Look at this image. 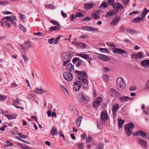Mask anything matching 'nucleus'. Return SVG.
Wrapping results in <instances>:
<instances>
[{"label": "nucleus", "mask_w": 149, "mask_h": 149, "mask_svg": "<svg viewBox=\"0 0 149 149\" xmlns=\"http://www.w3.org/2000/svg\"><path fill=\"white\" fill-rule=\"evenodd\" d=\"M76 55L80 56L86 59H88L89 58V57L88 55L86 54H83L82 53H81L79 54H77Z\"/></svg>", "instance_id": "nucleus-28"}, {"label": "nucleus", "mask_w": 149, "mask_h": 149, "mask_svg": "<svg viewBox=\"0 0 149 149\" xmlns=\"http://www.w3.org/2000/svg\"><path fill=\"white\" fill-rule=\"evenodd\" d=\"M56 25L57 26L49 27V29L53 31L60 30L61 29V27L60 24Z\"/></svg>", "instance_id": "nucleus-29"}, {"label": "nucleus", "mask_w": 149, "mask_h": 149, "mask_svg": "<svg viewBox=\"0 0 149 149\" xmlns=\"http://www.w3.org/2000/svg\"><path fill=\"white\" fill-rule=\"evenodd\" d=\"M72 62L73 63L76 64L77 67H78L82 63L83 61L78 58H75L73 59Z\"/></svg>", "instance_id": "nucleus-12"}, {"label": "nucleus", "mask_w": 149, "mask_h": 149, "mask_svg": "<svg viewBox=\"0 0 149 149\" xmlns=\"http://www.w3.org/2000/svg\"><path fill=\"white\" fill-rule=\"evenodd\" d=\"M6 143L7 144V146H11L13 145V143H10L8 141H6Z\"/></svg>", "instance_id": "nucleus-61"}, {"label": "nucleus", "mask_w": 149, "mask_h": 149, "mask_svg": "<svg viewBox=\"0 0 149 149\" xmlns=\"http://www.w3.org/2000/svg\"><path fill=\"white\" fill-rule=\"evenodd\" d=\"M84 16V15L83 13L81 12H77L76 13L75 18H76L77 17H81Z\"/></svg>", "instance_id": "nucleus-42"}, {"label": "nucleus", "mask_w": 149, "mask_h": 149, "mask_svg": "<svg viewBox=\"0 0 149 149\" xmlns=\"http://www.w3.org/2000/svg\"><path fill=\"white\" fill-rule=\"evenodd\" d=\"M101 121L102 124H105L108 119V116L106 110H103L101 113Z\"/></svg>", "instance_id": "nucleus-5"}, {"label": "nucleus", "mask_w": 149, "mask_h": 149, "mask_svg": "<svg viewBox=\"0 0 149 149\" xmlns=\"http://www.w3.org/2000/svg\"><path fill=\"white\" fill-rule=\"evenodd\" d=\"M138 143L142 147H144L145 149H147L148 145L147 142L144 140L139 139L138 141Z\"/></svg>", "instance_id": "nucleus-15"}, {"label": "nucleus", "mask_w": 149, "mask_h": 149, "mask_svg": "<svg viewBox=\"0 0 149 149\" xmlns=\"http://www.w3.org/2000/svg\"><path fill=\"white\" fill-rule=\"evenodd\" d=\"M126 30L127 32L131 34H133L138 33L136 30H134L132 29H127Z\"/></svg>", "instance_id": "nucleus-37"}, {"label": "nucleus", "mask_w": 149, "mask_h": 149, "mask_svg": "<svg viewBox=\"0 0 149 149\" xmlns=\"http://www.w3.org/2000/svg\"><path fill=\"white\" fill-rule=\"evenodd\" d=\"M82 86V83L80 81H76L73 84V90L76 92L78 91Z\"/></svg>", "instance_id": "nucleus-6"}, {"label": "nucleus", "mask_w": 149, "mask_h": 149, "mask_svg": "<svg viewBox=\"0 0 149 149\" xmlns=\"http://www.w3.org/2000/svg\"><path fill=\"white\" fill-rule=\"evenodd\" d=\"M143 18L142 16L139 17L134 18L132 21V23H137L142 21L143 20Z\"/></svg>", "instance_id": "nucleus-27"}, {"label": "nucleus", "mask_w": 149, "mask_h": 149, "mask_svg": "<svg viewBox=\"0 0 149 149\" xmlns=\"http://www.w3.org/2000/svg\"><path fill=\"white\" fill-rule=\"evenodd\" d=\"M19 28L20 29L24 32H25L26 31V29L25 27L22 25L20 24Z\"/></svg>", "instance_id": "nucleus-51"}, {"label": "nucleus", "mask_w": 149, "mask_h": 149, "mask_svg": "<svg viewBox=\"0 0 149 149\" xmlns=\"http://www.w3.org/2000/svg\"><path fill=\"white\" fill-rule=\"evenodd\" d=\"M75 16L74 14L71 15L70 17V20L71 22L73 21L74 20V18H75Z\"/></svg>", "instance_id": "nucleus-54"}, {"label": "nucleus", "mask_w": 149, "mask_h": 149, "mask_svg": "<svg viewBox=\"0 0 149 149\" xmlns=\"http://www.w3.org/2000/svg\"><path fill=\"white\" fill-rule=\"evenodd\" d=\"M24 44L26 48H29L31 45L30 43L27 42H25Z\"/></svg>", "instance_id": "nucleus-57"}, {"label": "nucleus", "mask_w": 149, "mask_h": 149, "mask_svg": "<svg viewBox=\"0 0 149 149\" xmlns=\"http://www.w3.org/2000/svg\"><path fill=\"white\" fill-rule=\"evenodd\" d=\"M120 19V17L118 16H117L114 17L110 23V26H114L117 24L119 20Z\"/></svg>", "instance_id": "nucleus-13"}, {"label": "nucleus", "mask_w": 149, "mask_h": 149, "mask_svg": "<svg viewBox=\"0 0 149 149\" xmlns=\"http://www.w3.org/2000/svg\"><path fill=\"white\" fill-rule=\"evenodd\" d=\"M130 97H128L123 96L120 97V100L121 102H125L128 100H130Z\"/></svg>", "instance_id": "nucleus-31"}, {"label": "nucleus", "mask_w": 149, "mask_h": 149, "mask_svg": "<svg viewBox=\"0 0 149 149\" xmlns=\"http://www.w3.org/2000/svg\"><path fill=\"white\" fill-rule=\"evenodd\" d=\"M99 50L103 52H107L108 53L110 52V51L106 48H100Z\"/></svg>", "instance_id": "nucleus-44"}, {"label": "nucleus", "mask_w": 149, "mask_h": 149, "mask_svg": "<svg viewBox=\"0 0 149 149\" xmlns=\"http://www.w3.org/2000/svg\"><path fill=\"white\" fill-rule=\"evenodd\" d=\"M50 132L52 136H56L57 134V130L55 126H53L50 131Z\"/></svg>", "instance_id": "nucleus-21"}, {"label": "nucleus", "mask_w": 149, "mask_h": 149, "mask_svg": "<svg viewBox=\"0 0 149 149\" xmlns=\"http://www.w3.org/2000/svg\"><path fill=\"white\" fill-rule=\"evenodd\" d=\"M117 88L119 91H121L124 89L125 87V84L123 79L121 77H119L117 79L116 82Z\"/></svg>", "instance_id": "nucleus-1"}, {"label": "nucleus", "mask_w": 149, "mask_h": 149, "mask_svg": "<svg viewBox=\"0 0 149 149\" xmlns=\"http://www.w3.org/2000/svg\"><path fill=\"white\" fill-rule=\"evenodd\" d=\"M49 22L51 23H52L56 25V24H59V23L57 22V21H55V20H50L49 21Z\"/></svg>", "instance_id": "nucleus-63"}, {"label": "nucleus", "mask_w": 149, "mask_h": 149, "mask_svg": "<svg viewBox=\"0 0 149 149\" xmlns=\"http://www.w3.org/2000/svg\"><path fill=\"white\" fill-rule=\"evenodd\" d=\"M102 98L100 97H97L95 101L93 102V106L96 108L100 104L102 101Z\"/></svg>", "instance_id": "nucleus-16"}, {"label": "nucleus", "mask_w": 149, "mask_h": 149, "mask_svg": "<svg viewBox=\"0 0 149 149\" xmlns=\"http://www.w3.org/2000/svg\"><path fill=\"white\" fill-rule=\"evenodd\" d=\"M72 43L78 48L84 49L85 48L86 46L85 44L81 42H72Z\"/></svg>", "instance_id": "nucleus-10"}, {"label": "nucleus", "mask_w": 149, "mask_h": 149, "mask_svg": "<svg viewBox=\"0 0 149 149\" xmlns=\"http://www.w3.org/2000/svg\"><path fill=\"white\" fill-rule=\"evenodd\" d=\"M6 19L10 21L12 23L14 24H16L14 22V21L13 20V19H11V18L9 16L6 17Z\"/></svg>", "instance_id": "nucleus-47"}, {"label": "nucleus", "mask_w": 149, "mask_h": 149, "mask_svg": "<svg viewBox=\"0 0 149 149\" xmlns=\"http://www.w3.org/2000/svg\"><path fill=\"white\" fill-rule=\"evenodd\" d=\"M72 55L68 52H65L62 54V56L63 58L65 60H68L70 57L72 56Z\"/></svg>", "instance_id": "nucleus-18"}, {"label": "nucleus", "mask_w": 149, "mask_h": 149, "mask_svg": "<svg viewBox=\"0 0 149 149\" xmlns=\"http://www.w3.org/2000/svg\"><path fill=\"white\" fill-rule=\"evenodd\" d=\"M70 61V59H69L68 60H66V61L63 60L62 65L63 66L66 65V64Z\"/></svg>", "instance_id": "nucleus-52"}, {"label": "nucleus", "mask_w": 149, "mask_h": 149, "mask_svg": "<svg viewBox=\"0 0 149 149\" xmlns=\"http://www.w3.org/2000/svg\"><path fill=\"white\" fill-rule=\"evenodd\" d=\"M20 16L19 18L23 22H26V19H25V15L22 14H19Z\"/></svg>", "instance_id": "nucleus-41"}, {"label": "nucleus", "mask_w": 149, "mask_h": 149, "mask_svg": "<svg viewBox=\"0 0 149 149\" xmlns=\"http://www.w3.org/2000/svg\"><path fill=\"white\" fill-rule=\"evenodd\" d=\"M145 89L146 90L149 89V80L146 82Z\"/></svg>", "instance_id": "nucleus-50"}, {"label": "nucleus", "mask_w": 149, "mask_h": 149, "mask_svg": "<svg viewBox=\"0 0 149 149\" xmlns=\"http://www.w3.org/2000/svg\"><path fill=\"white\" fill-rule=\"evenodd\" d=\"M113 53L116 54H126L127 52L123 49H119L117 48H113L112 49Z\"/></svg>", "instance_id": "nucleus-9"}, {"label": "nucleus", "mask_w": 149, "mask_h": 149, "mask_svg": "<svg viewBox=\"0 0 149 149\" xmlns=\"http://www.w3.org/2000/svg\"><path fill=\"white\" fill-rule=\"evenodd\" d=\"M65 95L67 97H69V94L68 91L65 88L62 90Z\"/></svg>", "instance_id": "nucleus-46"}, {"label": "nucleus", "mask_w": 149, "mask_h": 149, "mask_svg": "<svg viewBox=\"0 0 149 149\" xmlns=\"http://www.w3.org/2000/svg\"><path fill=\"white\" fill-rule=\"evenodd\" d=\"M119 106L117 104H115L113 105L112 107V110L113 115L115 114L117 111L118 109Z\"/></svg>", "instance_id": "nucleus-24"}, {"label": "nucleus", "mask_w": 149, "mask_h": 149, "mask_svg": "<svg viewBox=\"0 0 149 149\" xmlns=\"http://www.w3.org/2000/svg\"><path fill=\"white\" fill-rule=\"evenodd\" d=\"M79 97L80 101L82 103H87L88 101L87 97L81 94H80Z\"/></svg>", "instance_id": "nucleus-19"}, {"label": "nucleus", "mask_w": 149, "mask_h": 149, "mask_svg": "<svg viewBox=\"0 0 149 149\" xmlns=\"http://www.w3.org/2000/svg\"><path fill=\"white\" fill-rule=\"evenodd\" d=\"M35 91L36 93L39 94L45 93L47 92L45 90L42 88H36L35 90Z\"/></svg>", "instance_id": "nucleus-25"}, {"label": "nucleus", "mask_w": 149, "mask_h": 149, "mask_svg": "<svg viewBox=\"0 0 149 149\" xmlns=\"http://www.w3.org/2000/svg\"><path fill=\"white\" fill-rule=\"evenodd\" d=\"M66 69L67 70L72 72L74 71V66L71 63H69L67 65Z\"/></svg>", "instance_id": "nucleus-23"}, {"label": "nucleus", "mask_w": 149, "mask_h": 149, "mask_svg": "<svg viewBox=\"0 0 149 149\" xmlns=\"http://www.w3.org/2000/svg\"><path fill=\"white\" fill-rule=\"evenodd\" d=\"M129 0H123V4L124 5H127L128 3Z\"/></svg>", "instance_id": "nucleus-55"}, {"label": "nucleus", "mask_w": 149, "mask_h": 149, "mask_svg": "<svg viewBox=\"0 0 149 149\" xmlns=\"http://www.w3.org/2000/svg\"><path fill=\"white\" fill-rule=\"evenodd\" d=\"M114 0H108V3L111 6V4L113 3H114Z\"/></svg>", "instance_id": "nucleus-59"}, {"label": "nucleus", "mask_w": 149, "mask_h": 149, "mask_svg": "<svg viewBox=\"0 0 149 149\" xmlns=\"http://www.w3.org/2000/svg\"><path fill=\"white\" fill-rule=\"evenodd\" d=\"M149 12V10H147L146 8H145L143 12L141 13V15H139L138 16H142L144 18L145 17L146 15Z\"/></svg>", "instance_id": "nucleus-30"}, {"label": "nucleus", "mask_w": 149, "mask_h": 149, "mask_svg": "<svg viewBox=\"0 0 149 149\" xmlns=\"http://www.w3.org/2000/svg\"><path fill=\"white\" fill-rule=\"evenodd\" d=\"M4 116H6V117L9 120L13 119H15L17 116V115L15 114L11 115H5Z\"/></svg>", "instance_id": "nucleus-36"}, {"label": "nucleus", "mask_w": 149, "mask_h": 149, "mask_svg": "<svg viewBox=\"0 0 149 149\" xmlns=\"http://www.w3.org/2000/svg\"><path fill=\"white\" fill-rule=\"evenodd\" d=\"M134 128L133 123H129L127 125L124 126V129L127 135L130 136L132 133V129Z\"/></svg>", "instance_id": "nucleus-2"}, {"label": "nucleus", "mask_w": 149, "mask_h": 149, "mask_svg": "<svg viewBox=\"0 0 149 149\" xmlns=\"http://www.w3.org/2000/svg\"><path fill=\"white\" fill-rule=\"evenodd\" d=\"M82 118V116H80L79 117V118H78L76 119V123L77 127H79Z\"/></svg>", "instance_id": "nucleus-34"}, {"label": "nucleus", "mask_w": 149, "mask_h": 149, "mask_svg": "<svg viewBox=\"0 0 149 149\" xmlns=\"http://www.w3.org/2000/svg\"><path fill=\"white\" fill-rule=\"evenodd\" d=\"M115 12L118 14L119 10H122L124 9L123 6L119 2L111 4Z\"/></svg>", "instance_id": "nucleus-3"}, {"label": "nucleus", "mask_w": 149, "mask_h": 149, "mask_svg": "<svg viewBox=\"0 0 149 149\" xmlns=\"http://www.w3.org/2000/svg\"><path fill=\"white\" fill-rule=\"evenodd\" d=\"M92 18L90 17H86V18L83 19L82 20V21H84V20H86V21H88L89 20H90Z\"/></svg>", "instance_id": "nucleus-58"}, {"label": "nucleus", "mask_w": 149, "mask_h": 149, "mask_svg": "<svg viewBox=\"0 0 149 149\" xmlns=\"http://www.w3.org/2000/svg\"><path fill=\"white\" fill-rule=\"evenodd\" d=\"M139 134L143 138H146L147 134L145 132L142 130H139L136 132L135 133H133V134L134 136H137Z\"/></svg>", "instance_id": "nucleus-14"}, {"label": "nucleus", "mask_w": 149, "mask_h": 149, "mask_svg": "<svg viewBox=\"0 0 149 149\" xmlns=\"http://www.w3.org/2000/svg\"><path fill=\"white\" fill-rule=\"evenodd\" d=\"M141 64L142 66L146 67L147 66L149 68V60H144L142 61L141 62Z\"/></svg>", "instance_id": "nucleus-22"}, {"label": "nucleus", "mask_w": 149, "mask_h": 149, "mask_svg": "<svg viewBox=\"0 0 149 149\" xmlns=\"http://www.w3.org/2000/svg\"><path fill=\"white\" fill-rule=\"evenodd\" d=\"M98 31V30L97 29H96L95 28H94L92 27L89 26H88V31Z\"/></svg>", "instance_id": "nucleus-48"}, {"label": "nucleus", "mask_w": 149, "mask_h": 149, "mask_svg": "<svg viewBox=\"0 0 149 149\" xmlns=\"http://www.w3.org/2000/svg\"><path fill=\"white\" fill-rule=\"evenodd\" d=\"M93 3L90 4L89 3H87L84 4V8L87 10L89 9L92 8L93 7Z\"/></svg>", "instance_id": "nucleus-32"}, {"label": "nucleus", "mask_w": 149, "mask_h": 149, "mask_svg": "<svg viewBox=\"0 0 149 149\" xmlns=\"http://www.w3.org/2000/svg\"><path fill=\"white\" fill-rule=\"evenodd\" d=\"M92 138L91 137H88L86 139V143H89L92 140Z\"/></svg>", "instance_id": "nucleus-49"}, {"label": "nucleus", "mask_w": 149, "mask_h": 149, "mask_svg": "<svg viewBox=\"0 0 149 149\" xmlns=\"http://www.w3.org/2000/svg\"><path fill=\"white\" fill-rule=\"evenodd\" d=\"M75 73L79 75V76H81V77L86 78L88 76L86 71H79L77 70L75 71Z\"/></svg>", "instance_id": "nucleus-11"}, {"label": "nucleus", "mask_w": 149, "mask_h": 149, "mask_svg": "<svg viewBox=\"0 0 149 149\" xmlns=\"http://www.w3.org/2000/svg\"><path fill=\"white\" fill-rule=\"evenodd\" d=\"M99 57L104 61H108L110 60V58L107 56L105 55H102V56Z\"/></svg>", "instance_id": "nucleus-38"}, {"label": "nucleus", "mask_w": 149, "mask_h": 149, "mask_svg": "<svg viewBox=\"0 0 149 149\" xmlns=\"http://www.w3.org/2000/svg\"><path fill=\"white\" fill-rule=\"evenodd\" d=\"M78 79L81 80L84 83L83 87L84 89H86L88 88V81L85 78L81 77V76H78L77 77Z\"/></svg>", "instance_id": "nucleus-7"}, {"label": "nucleus", "mask_w": 149, "mask_h": 149, "mask_svg": "<svg viewBox=\"0 0 149 149\" xmlns=\"http://www.w3.org/2000/svg\"><path fill=\"white\" fill-rule=\"evenodd\" d=\"M22 56L25 62H27L28 61V58L26 56L24 55H22Z\"/></svg>", "instance_id": "nucleus-64"}, {"label": "nucleus", "mask_w": 149, "mask_h": 149, "mask_svg": "<svg viewBox=\"0 0 149 149\" xmlns=\"http://www.w3.org/2000/svg\"><path fill=\"white\" fill-rule=\"evenodd\" d=\"M118 124L119 128H121L123 126L125 120L122 118L118 119Z\"/></svg>", "instance_id": "nucleus-33"}, {"label": "nucleus", "mask_w": 149, "mask_h": 149, "mask_svg": "<svg viewBox=\"0 0 149 149\" xmlns=\"http://www.w3.org/2000/svg\"><path fill=\"white\" fill-rule=\"evenodd\" d=\"M7 20V19H6V18L5 17V18L1 19V23L2 24L3 23H4L7 27L8 28H10L11 26V25L8 22Z\"/></svg>", "instance_id": "nucleus-26"}, {"label": "nucleus", "mask_w": 149, "mask_h": 149, "mask_svg": "<svg viewBox=\"0 0 149 149\" xmlns=\"http://www.w3.org/2000/svg\"><path fill=\"white\" fill-rule=\"evenodd\" d=\"M109 4L107 2L103 1L102 3L100 4V8L101 9L107 8Z\"/></svg>", "instance_id": "nucleus-35"}, {"label": "nucleus", "mask_w": 149, "mask_h": 149, "mask_svg": "<svg viewBox=\"0 0 149 149\" xmlns=\"http://www.w3.org/2000/svg\"><path fill=\"white\" fill-rule=\"evenodd\" d=\"M17 134L19 136V137L25 139L27 137V136L26 135H24L22 134V133H17Z\"/></svg>", "instance_id": "nucleus-43"}, {"label": "nucleus", "mask_w": 149, "mask_h": 149, "mask_svg": "<svg viewBox=\"0 0 149 149\" xmlns=\"http://www.w3.org/2000/svg\"><path fill=\"white\" fill-rule=\"evenodd\" d=\"M98 11H95L94 14H92V17L94 19H96L99 18V17L97 15L98 13Z\"/></svg>", "instance_id": "nucleus-40"}, {"label": "nucleus", "mask_w": 149, "mask_h": 149, "mask_svg": "<svg viewBox=\"0 0 149 149\" xmlns=\"http://www.w3.org/2000/svg\"><path fill=\"white\" fill-rule=\"evenodd\" d=\"M64 79L67 81H71L72 78L73 76L72 74L69 72H66L63 74Z\"/></svg>", "instance_id": "nucleus-8"}, {"label": "nucleus", "mask_w": 149, "mask_h": 149, "mask_svg": "<svg viewBox=\"0 0 149 149\" xmlns=\"http://www.w3.org/2000/svg\"><path fill=\"white\" fill-rule=\"evenodd\" d=\"M143 54L142 52H140L136 53H133L131 56L132 59L135 61H137L138 59L143 58Z\"/></svg>", "instance_id": "nucleus-4"}, {"label": "nucleus", "mask_w": 149, "mask_h": 149, "mask_svg": "<svg viewBox=\"0 0 149 149\" xmlns=\"http://www.w3.org/2000/svg\"><path fill=\"white\" fill-rule=\"evenodd\" d=\"M107 44L109 46L112 47H115L116 46L113 43L110 42H107Z\"/></svg>", "instance_id": "nucleus-53"}, {"label": "nucleus", "mask_w": 149, "mask_h": 149, "mask_svg": "<svg viewBox=\"0 0 149 149\" xmlns=\"http://www.w3.org/2000/svg\"><path fill=\"white\" fill-rule=\"evenodd\" d=\"M103 78L104 80L106 81H108L109 80V77L107 75H104L103 76Z\"/></svg>", "instance_id": "nucleus-60"}, {"label": "nucleus", "mask_w": 149, "mask_h": 149, "mask_svg": "<svg viewBox=\"0 0 149 149\" xmlns=\"http://www.w3.org/2000/svg\"><path fill=\"white\" fill-rule=\"evenodd\" d=\"M45 7L47 8H50V9H54L55 8V6L52 4H50L48 5H45Z\"/></svg>", "instance_id": "nucleus-39"}, {"label": "nucleus", "mask_w": 149, "mask_h": 149, "mask_svg": "<svg viewBox=\"0 0 149 149\" xmlns=\"http://www.w3.org/2000/svg\"><path fill=\"white\" fill-rule=\"evenodd\" d=\"M78 148L79 149H82L84 147V146L83 143L79 142L77 144Z\"/></svg>", "instance_id": "nucleus-45"}, {"label": "nucleus", "mask_w": 149, "mask_h": 149, "mask_svg": "<svg viewBox=\"0 0 149 149\" xmlns=\"http://www.w3.org/2000/svg\"><path fill=\"white\" fill-rule=\"evenodd\" d=\"M104 72H106L110 71V69L107 67H105L103 68Z\"/></svg>", "instance_id": "nucleus-62"}, {"label": "nucleus", "mask_w": 149, "mask_h": 149, "mask_svg": "<svg viewBox=\"0 0 149 149\" xmlns=\"http://www.w3.org/2000/svg\"><path fill=\"white\" fill-rule=\"evenodd\" d=\"M110 93L112 97H119L120 94L116 90L113 88H111V89Z\"/></svg>", "instance_id": "nucleus-17"}, {"label": "nucleus", "mask_w": 149, "mask_h": 149, "mask_svg": "<svg viewBox=\"0 0 149 149\" xmlns=\"http://www.w3.org/2000/svg\"><path fill=\"white\" fill-rule=\"evenodd\" d=\"M104 147V144L103 143H101L97 147V149H102Z\"/></svg>", "instance_id": "nucleus-56"}, {"label": "nucleus", "mask_w": 149, "mask_h": 149, "mask_svg": "<svg viewBox=\"0 0 149 149\" xmlns=\"http://www.w3.org/2000/svg\"><path fill=\"white\" fill-rule=\"evenodd\" d=\"M117 14L115 12V11L113 10H111L107 12L105 16L106 17L111 16L113 15H116Z\"/></svg>", "instance_id": "nucleus-20"}]
</instances>
